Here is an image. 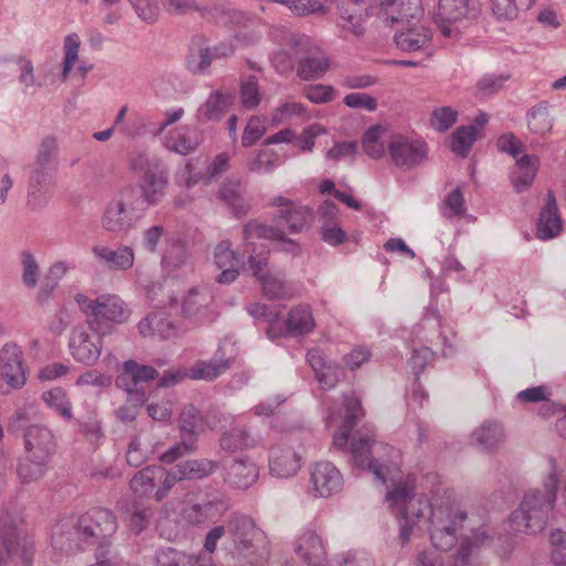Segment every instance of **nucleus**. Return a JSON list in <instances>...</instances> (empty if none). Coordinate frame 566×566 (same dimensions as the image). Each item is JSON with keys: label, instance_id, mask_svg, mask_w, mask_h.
Here are the masks:
<instances>
[{"label": "nucleus", "instance_id": "f257e3e1", "mask_svg": "<svg viewBox=\"0 0 566 566\" xmlns=\"http://www.w3.org/2000/svg\"><path fill=\"white\" fill-rule=\"evenodd\" d=\"M415 479L408 476L394 483L388 491L386 502L399 521V543L408 544L420 536L424 525H429L430 541L436 549L448 552L459 543L457 553L444 556L430 549L421 553L417 566H467L470 557L481 547L488 546L492 538L484 527L463 534L467 513L458 505L432 507L424 495H416Z\"/></svg>", "mask_w": 566, "mask_h": 566}, {"label": "nucleus", "instance_id": "f03ea898", "mask_svg": "<svg viewBox=\"0 0 566 566\" xmlns=\"http://www.w3.org/2000/svg\"><path fill=\"white\" fill-rule=\"evenodd\" d=\"M117 530L114 514L106 509L94 507L75 517L60 520L52 531L54 549L73 553L83 543H93L112 536Z\"/></svg>", "mask_w": 566, "mask_h": 566}, {"label": "nucleus", "instance_id": "7ed1b4c3", "mask_svg": "<svg viewBox=\"0 0 566 566\" xmlns=\"http://www.w3.org/2000/svg\"><path fill=\"white\" fill-rule=\"evenodd\" d=\"M271 38L282 45V50L273 55V63L280 72L292 67L293 59L305 52L301 59L297 75L305 81L321 78L329 69L328 56L318 48H312L308 36L292 33L289 30L275 27L271 29Z\"/></svg>", "mask_w": 566, "mask_h": 566}, {"label": "nucleus", "instance_id": "20e7f679", "mask_svg": "<svg viewBox=\"0 0 566 566\" xmlns=\"http://www.w3.org/2000/svg\"><path fill=\"white\" fill-rule=\"evenodd\" d=\"M228 537L232 544L231 554L235 566H264L270 551L264 532L253 518L234 513L227 521Z\"/></svg>", "mask_w": 566, "mask_h": 566}, {"label": "nucleus", "instance_id": "39448f33", "mask_svg": "<svg viewBox=\"0 0 566 566\" xmlns=\"http://www.w3.org/2000/svg\"><path fill=\"white\" fill-rule=\"evenodd\" d=\"M129 169L140 175L136 197L147 211L158 206L165 198L169 185V174L163 161L147 150L133 151L128 157Z\"/></svg>", "mask_w": 566, "mask_h": 566}, {"label": "nucleus", "instance_id": "423d86ee", "mask_svg": "<svg viewBox=\"0 0 566 566\" xmlns=\"http://www.w3.org/2000/svg\"><path fill=\"white\" fill-rule=\"evenodd\" d=\"M545 490H532L525 494L518 509L512 515V528L515 532L538 533L548 522L554 506L558 478L551 473L544 484Z\"/></svg>", "mask_w": 566, "mask_h": 566}, {"label": "nucleus", "instance_id": "0eeeda50", "mask_svg": "<svg viewBox=\"0 0 566 566\" xmlns=\"http://www.w3.org/2000/svg\"><path fill=\"white\" fill-rule=\"evenodd\" d=\"M353 464L370 471L375 479L386 483L399 472L400 454L394 447L375 439L358 437L350 444Z\"/></svg>", "mask_w": 566, "mask_h": 566}, {"label": "nucleus", "instance_id": "6e6552de", "mask_svg": "<svg viewBox=\"0 0 566 566\" xmlns=\"http://www.w3.org/2000/svg\"><path fill=\"white\" fill-rule=\"evenodd\" d=\"M145 214V207H142L136 197V187L127 184L119 188L105 205L101 227L109 233L126 234Z\"/></svg>", "mask_w": 566, "mask_h": 566}, {"label": "nucleus", "instance_id": "1a4fd4ad", "mask_svg": "<svg viewBox=\"0 0 566 566\" xmlns=\"http://www.w3.org/2000/svg\"><path fill=\"white\" fill-rule=\"evenodd\" d=\"M75 302L86 315V323L95 334H111L115 325L125 323L129 316L125 302L115 294L90 298L80 293L75 295Z\"/></svg>", "mask_w": 566, "mask_h": 566}, {"label": "nucleus", "instance_id": "9d476101", "mask_svg": "<svg viewBox=\"0 0 566 566\" xmlns=\"http://www.w3.org/2000/svg\"><path fill=\"white\" fill-rule=\"evenodd\" d=\"M22 518L15 511H0V566L20 559L24 566H30L33 558V543L24 534Z\"/></svg>", "mask_w": 566, "mask_h": 566}, {"label": "nucleus", "instance_id": "9b49d317", "mask_svg": "<svg viewBox=\"0 0 566 566\" xmlns=\"http://www.w3.org/2000/svg\"><path fill=\"white\" fill-rule=\"evenodd\" d=\"M171 470L161 465H149L138 471L130 480V490L137 497H153L156 502L167 497L175 486Z\"/></svg>", "mask_w": 566, "mask_h": 566}, {"label": "nucleus", "instance_id": "f8f14e48", "mask_svg": "<svg viewBox=\"0 0 566 566\" xmlns=\"http://www.w3.org/2000/svg\"><path fill=\"white\" fill-rule=\"evenodd\" d=\"M202 15L220 24H232L237 46L251 45L261 39V32L255 29V19L241 11L230 10L223 3L218 2L213 8L205 9Z\"/></svg>", "mask_w": 566, "mask_h": 566}, {"label": "nucleus", "instance_id": "ddd939ff", "mask_svg": "<svg viewBox=\"0 0 566 566\" xmlns=\"http://www.w3.org/2000/svg\"><path fill=\"white\" fill-rule=\"evenodd\" d=\"M235 355V344L230 338H223L219 343L214 358L196 363L187 371V377L195 380L212 381L231 367Z\"/></svg>", "mask_w": 566, "mask_h": 566}, {"label": "nucleus", "instance_id": "4468645a", "mask_svg": "<svg viewBox=\"0 0 566 566\" xmlns=\"http://www.w3.org/2000/svg\"><path fill=\"white\" fill-rule=\"evenodd\" d=\"M389 157L400 168L410 169L427 157L426 144L403 135H392L387 145Z\"/></svg>", "mask_w": 566, "mask_h": 566}, {"label": "nucleus", "instance_id": "2eb2a0df", "mask_svg": "<svg viewBox=\"0 0 566 566\" xmlns=\"http://www.w3.org/2000/svg\"><path fill=\"white\" fill-rule=\"evenodd\" d=\"M344 485L340 471L329 461H319L310 469V491L313 496L327 499L339 493Z\"/></svg>", "mask_w": 566, "mask_h": 566}, {"label": "nucleus", "instance_id": "dca6fc26", "mask_svg": "<svg viewBox=\"0 0 566 566\" xmlns=\"http://www.w3.org/2000/svg\"><path fill=\"white\" fill-rule=\"evenodd\" d=\"M422 13L421 0H378L366 10V15H377L385 23H409Z\"/></svg>", "mask_w": 566, "mask_h": 566}, {"label": "nucleus", "instance_id": "f3484780", "mask_svg": "<svg viewBox=\"0 0 566 566\" xmlns=\"http://www.w3.org/2000/svg\"><path fill=\"white\" fill-rule=\"evenodd\" d=\"M249 266L253 276L260 282L263 294L269 298H284L289 296L287 289L281 276L274 275L266 270L268 266V252L262 248L256 252L252 248L249 255Z\"/></svg>", "mask_w": 566, "mask_h": 566}, {"label": "nucleus", "instance_id": "a211bd4d", "mask_svg": "<svg viewBox=\"0 0 566 566\" xmlns=\"http://www.w3.org/2000/svg\"><path fill=\"white\" fill-rule=\"evenodd\" d=\"M0 379L13 390L21 389L27 382L23 354L17 344L8 343L0 350Z\"/></svg>", "mask_w": 566, "mask_h": 566}, {"label": "nucleus", "instance_id": "6ab92c4d", "mask_svg": "<svg viewBox=\"0 0 566 566\" xmlns=\"http://www.w3.org/2000/svg\"><path fill=\"white\" fill-rule=\"evenodd\" d=\"M91 335L83 327H75L70 336L69 349L72 357L85 366H94L102 354V337Z\"/></svg>", "mask_w": 566, "mask_h": 566}, {"label": "nucleus", "instance_id": "aec40b11", "mask_svg": "<svg viewBox=\"0 0 566 566\" xmlns=\"http://www.w3.org/2000/svg\"><path fill=\"white\" fill-rule=\"evenodd\" d=\"M294 552L306 566H324L327 548L322 536L313 530H304L294 542Z\"/></svg>", "mask_w": 566, "mask_h": 566}, {"label": "nucleus", "instance_id": "412c9836", "mask_svg": "<svg viewBox=\"0 0 566 566\" xmlns=\"http://www.w3.org/2000/svg\"><path fill=\"white\" fill-rule=\"evenodd\" d=\"M212 300V295L207 289H190L181 297V314L200 324L210 323L217 316L211 307Z\"/></svg>", "mask_w": 566, "mask_h": 566}, {"label": "nucleus", "instance_id": "4be33fe9", "mask_svg": "<svg viewBox=\"0 0 566 566\" xmlns=\"http://www.w3.org/2000/svg\"><path fill=\"white\" fill-rule=\"evenodd\" d=\"M480 9L478 0H439L433 12V20L444 36L451 35V29L446 24L475 14Z\"/></svg>", "mask_w": 566, "mask_h": 566}, {"label": "nucleus", "instance_id": "5701e85b", "mask_svg": "<svg viewBox=\"0 0 566 566\" xmlns=\"http://www.w3.org/2000/svg\"><path fill=\"white\" fill-rule=\"evenodd\" d=\"M55 452V441L52 432L42 426H30L24 432V454L32 459L51 461Z\"/></svg>", "mask_w": 566, "mask_h": 566}, {"label": "nucleus", "instance_id": "b1692460", "mask_svg": "<svg viewBox=\"0 0 566 566\" xmlns=\"http://www.w3.org/2000/svg\"><path fill=\"white\" fill-rule=\"evenodd\" d=\"M228 510V502L222 496L216 495L199 503L188 504L184 509L182 514L189 524L201 525L217 521L223 516Z\"/></svg>", "mask_w": 566, "mask_h": 566}, {"label": "nucleus", "instance_id": "393cba45", "mask_svg": "<svg viewBox=\"0 0 566 566\" xmlns=\"http://www.w3.org/2000/svg\"><path fill=\"white\" fill-rule=\"evenodd\" d=\"M272 205L277 207L276 217L293 233L302 232L313 221V211L306 206L296 205L284 197L274 198Z\"/></svg>", "mask_w": 566, "mask_h": 566}, {"label": "nucleus", "instance_id": "a878e982", "mask_svg": "<svg viewBox=\"0 0 566 566\" xmlns=\"http://www.w3.org/2000/svg\"><path fill=\"white\" fill-rule=\"evenodd\" d=\"M301 462V455L290 446L277 444L270 451L269 468L273 476L287 479L295 475Z\"/></svg>", "mask_w": 566, "mask_h": 566}, {"label": "nucleus", "instance_id": "bb28decb", "mask_svg": "<svg viewBox=\"0 0 566 566\" xmlns=\"http://www.w3.org/2000/svg\"><path fill=\"white\" fill-rule=\"evenodd\" d=\"M92 253L103 266L112 271H127L135 262V252L129 245L112 249L105 244H95L92 247Z\"/></svg>", "mask_w": 566, "mask_h": 566}, {"label": "nucleus", "instance_id": "cd10ccee", "mask_svg": "<svg viewBox=\"0 0 566 566\" xmlns=\"http://www.w3.org/2000/svg\"><path fill=\"white\" fill-rule=\"evenodd\" d=\"M361 4H364V0L342 1L340 15L337 21V28L342 38L346 39L348 35L359 38L364 34V23L367 15L366 12L363 14Z\"/></svg>", "mask_w": 566, "mask_h": 566}, {"label": "nucleus", "instance_id": "c85d7f7f", "mask_svg": "<svg viewBox=\"0 0 566 566\" xmlns=\"http://www.w3.org/2000/svg\"><path fill=\"white\" fill-rule=\"evenodd\" d=\"M243 238L247 245L245 250L243 251L244 253L250 252L249 247L254 245V239L279 240L282 243V250L292 255H297L301 251L300 245L295 241L286 239L280 230L268 227L258 221H250L244 226Z\"/></svg>", "mask_w": 566, "mask_h": 566}, {"label": "nucleus", "instance_id": "c756f323", "mask_svg": "<svg viewBox=\"0 0 566 566\" xmlns=\"http://www.w3.org/2000/svg\"><path fill=\"white\" fill-rule=\"evenodd\" d=\"M140 336L150 339H171L178 336L179 328L163 312H153L137 324Z\"/></svg>", "mask_w": 566, "mask_h": 566}, {"label": "nucleus", "instance_id": "7c9ffc66", "mask_svg": "<svg viewBox=\"0 0 566 566\" xmlns=\"http://www.w3.org/2000/svg\"><path fill=\"white\" fill-rule=\"evenodd\" d=\"M213 261L216 266L221 270V273L217 276L218 283L230 284L237 280L240 259L232 250L230 241L223 240L214 248Z\"/></svg>", "mask_w": 566, "mask_h": 566}, {"label": "nucleus", "instance_id": "2f4dec72", "mask_svg": "<svg viewBox=\"0 0 566 566\" xmlns=\"http://www.w3.org/2000/svg\"><path fill=\"white\" fill-rule=\"evenodd\" d=\"M156 566H214L213 557L206 554H188L171 547L158 549Z\"/></svg>", "mask_w": 566, "mask_h": 566}, {"label": "nucleus", "instance_id": "473e14b6", "mask_svg": "<svg viewBox=\"0 0 566 566\" xmlns=\"http://www.w3.org/2000/svg\"><path fill=\"white\" fill-rule=\"evenodd\" d=\"M259 480L258 465L248 458L234 459L227 469L226 482L238 490H247Z\"/></svg>", "mask_w": 566, "mask_h": 566}, {"label": "nucleus", "instance_id": "72a5a7b5", "mask_svg": "<svg viewBox=\"0 0 566 566\" xmlns=\"http://www.w3.org/2000/svg\"><path fill=\"white\" fill-rule=\"evenodd\" d=\"M344 416L338 431L333 439V446L338 450H345L353 428L357 424L358 419L363 416L360 402L356 397H344Z\"/></svg>", "mask_w": 566, "mask_h": 566}, {"label": "nucleus", "instance_id": "f704fd0d", "mask_svg": "<svg viewBox=\"0 0 566 566\" xmlns=\"http://www.w3.org/2000/svg\"><path fill=\"white\" fill-rule=\"evenodd\" d=\"M201 140L195 129L189 126H180L166 133L164 145L169 151L186 156L195 151Z\"/></svg>", "mask_w": 566, "mask_h": 566}, {"label": "nucleus", "instance_id": "c9c22d12", "mask_svg": "<svg viewBox=\"0 0 566 566\" xmlns=\"http://www.w3.org/2000/svg\"><path fill=\"white\" fill-rule=\"evenodd\" d=\"M505 433L502 424L495 420H484L471 436V444L483 451H494L504 442Z\"/></svg>", "mask_w": 566, "mask_h": 566}, {"label": "nucleus", "instance_id": "e433bc0d", "mask_svg": "<svg viewBox=\"0 0 566 566\" xmlns=\"http://www.w3.org/2000/svg\"><path fill=\"white\" fill-rule=\"evenodd\" d=\"M157 370L148 365H143L136 360L129 359L124 363L123 371L116 379V385L125 391L135 390L143 382L154 379Z\"/></svg>", "mask_w": 566, "mask_h": 566}, {"label": "nucleus", "instance_id": "4c0bfd02", "mask_svg": "<svg viewBox=\"0 0 566 566\" xmlns=\"http://www.w3.org/2000/svg\"><path fill=\"white\" fill-rule=\"evenodd\" d=\"M219 468V462L210 459L187 460L171 468V474L175 478L174 483L184 480H199L210 476Z\"/></svg>", "mask_w": 566, "mask_h": 566}, {"label": "nucleus", "instance_id": "58836bf2", "mask_svg": "<svg viewBox=\"0 0 566 566\" xmlns=\"http://www.w3.org/2000/svg\"><path fill=\"white\" fill-rule=\"evenodd\" d=\"M233 96L229 92L214 91L210 93L207 101L198 108L197 116L202 122H217L229 109Z\"/></svg>", "mask_w": 566, "mask_h": 566}, {"label": "nucleus", "instance_id": "ea45409f", "mask_svg": "<svg viewBox=\"0 0 566 566\" xmlns=\"http://www.w3.org/2000/svg\"><path fill=\"white\" fill-rule=\"evenodd\" d=\"M562 229V220L557 213V206L555 198L548 193L546 205L541 211L536 235L541 240H549L556 237Z\"/></svg>", "mask_w": 566, "mask_h": 566}, {"label": "nucleus", "instance_id": "a19ab883", "mask_svg": "<svg viewBox=\"0 0 566 566\" xmlns=\"http://www.w3.org/2000/svg\"><path fill=\"white\" fill-rule=\"evenodd\" d=\"M538 159L535 156L524 155L516 159L515 169L511 172V181L517 192L525 191L536 176Z\"/></svg>", "mask_w": 566, "mask_h": 566}, {"label": "nucleus", "instance_id": "79ce46f5", "mask_svg": "<svg viewBox=\"0 0 566 566\" xmlns=\"http://www.w3.org/2000/svg\"><path fill=\"white\" fill-rule=\"evenodd\" d=\"M430 39V30L422 25L408 28L395 35L397 46L409 52L423 49L429 43Z\"/></svg>", "mask_w": 566, "mask_h": 566}, {"label": "nucleus", "instance_id": "37998d69", "mask_svg": "<svg viewBox=\"0 0 566 566\" xmlns=\"http://www.w3.org/2000/svg\"><path fill=\"white\" fill-rule=\"evenodd\" d=\"M259 439L244 429H232L220 438V447L227 452H237L253 449L259 444Z\"/></svg>", "mask_w": 566, "mask_h": 566}, {"label": "nucleus", "instance_id": "c03bdc74", "mask_svg": "<svg viewBox=\"0 0 566 566\" xmlns=\"http://www.w3.org/2000/svg\"><path fill=\"white\" fill-rule=\"evenodd\" d=\"M527 127L532 134L545 136L553 128L554 118L546 103H539L527 113Z\"/></svg>", "mask_w": 566, "mask_h": 566}, {"label": "nucleus", "instance_id": "a18cd8bd", "mask_svg": "<svg viewBox=\"0 0 566 566\" xmlns=\"http://www.w3.org/2000/svg\"><path fill=\"white\" fill-rule=\"evenodd\" d=\"M289 332L295 334L310 333L315 327V321L310 306L298 305L293 307L286 319Z\"/></svg>", "mask_w": 566, "mask_h": 566}, {"label": "nucleus", "instance_id": "49530a36", "mask_svg": "<svg viewBox=\"0 0 566 566\" xmlns=\"http://www.w3.org/2000/svg\"><path fill=\"white\" fill-rule=\"evenodd\" d=\"M219 196L235 213H244L247 211L248 203L243 197V187L240 181L230 180L224 182L219 190Z\"/></svg>", "mask_w": 566, "mask_h": 566}, {"label": "nucleus", "instance_id": "de8ad7c7", "mask_svg": "<svg viewBox=\"0 0 566 566\" xmlns=\"http://www.w3.org/2000/svg\"><path fill=\"white\" fill-rule=\"evenodd\" d=\"M49 463L48 461L32 459L30 455L24 454L18 463L17 475L22 483H31L44 475Z\"/></svg>", "mask_w": 566, "mask_h": 566}, {"label": "nucleus", "instance_id": "09e8293b", "mask_svg": "<svg viewBox=\"0 0 566 566\" xmlns=\"http://www.w3.org/2000/svg\"><path fill=\"white\" fill-rule=\"evenodd\" d=\"M70 269V264L65 261H56L49 268L39 290V298L41 301H46L52 295L54 290L59 286L60 281Z\"/></svg>", "mask_w": 566, "mask_h": 566}, {"label": "nucleus", "instance_id": "8fccbe9b", "mask_svg": "<svg viewBox=\"0 0 566 566\" xmlns=\"http://www.w3.org/2000/svg\"><path fill=\"white\" fill-rule=\"evenodd\" d=\"M281 164L280 156L272 149H261L247 163L249 171L258 175L271 174Z\"/></svg>", "mask_w": 566, "mask_h": 566}, {"label": "nucleus", "instance_id": "3c124183", "mask_svg": "<svg viewBox=\"0 0 566 566\" xmlns=\"http://www.w3.org/2000/svg\"><path fill=\"white\" fill-rule=\"evenodd\" d=\"M493 14L500 20H512L518 12L528 9L535 0H490Z\"/></svg>", "mask_w": 566, "mask_h": 566}, {"label": "nucleus", "instance_id": "603ef678", "mask_svg": "<svg viewBox=\"0 0 566 566\" xmlns=\"http://www.w3.org/2000/svg\"><path fill=\"white\" fill-rule=\"evenodd\" d=\"M42 399L49 408L53 409L63 418L67 420L73 419L71 401L62 388L55 387L44 391Z\"/></svg>", "mask_w": 566, "mask_h": 566}, {"label": "nucleus", "instance_id": "864d4df0", "mask_svg": "<svg viewBox=\"0 0 566 566\" xmlns=\"http://www.w3.org/2000/svg\"><path fill=\"white\" fill-rule=\"evenodd\" d=\"M80 45L81 41L76 33H71L65 36L63 45L64 57L59 75L62 82H65L69 78L72 69L78 60Z\"/></svg>", "mask_w": 566, "mask_h": 566}, {"label": "nucleus", "instance_id": "5fc2aeb1", "mask_svg": "<svg viewBox=\"0 0 566 566\" xmlns=\"http://www.w3.org/2000/svg\"><path fill=\"white\" fill-rule=\"evenodd\" d=\"M478 130L473 125L461 126L452 135L451 149L461 157H465L476 140Z\"/></svg>", "mask_w": 566, "mask_h": 566}, {"label": "nucleus", "instance_id": "6e6d98bb", "mask_svg": "<svg viewBox=\"0 0 566 566\" xmlns=\"http://www.w3.org/2000/svg\"><path fill=\"white\" fill-rule=\"evenodd\" d=\"M174 399L170 396L163 398L153 397L146 403V412L149 418L158 422H169L172 416Z\"/></svg>", "mask_w": 566, "mask_h": 566}, {"label": "nucleus", "instance_id": "4d7b16f0", "mask_svg": "<svg viewBox=\"0 0 566 566\" xmlns=\"http://www.w3.org/2000/svg\"><path fill=\"white\" fill-rule=\"evenodd\" d=\"M385 134L384 128L380 126L370 127L363 137L364 151L371 158H380L385 155V145L382 136Z\"/></svg>", "mask_w": 566, "mask_h": 566}, {"label": "nucleus", "instance_id": "13d9d810", "mask_svg": "<svg viewBox=\"0 0 566 566\" xmlns=\"http://www.w3.org/2000/svg\"><path fill=\"white\" fill-rule=\"evenodd\" d=\"M202 428L203 420L198 409L193 405L185 406L179 416L180 431L193 436Z\"/></svg>", "mask_w": 566, "mask_h": 566}, {"label": "nucleus", "instance_id": "bf43d9fd", "mask_svg": "<svg viewBox=\"0 0 566 566\" xmlns=\"http://www.w3.org/2000/svg\"><path fill=\"white\" fill-rule=\"evenodd\" d=\"M212 62L213 60L210 51L207 48H201L188 55L186 65L190 73L195 75H203L207 73Z\"/></svg>", "mask_w": 566, "mask_h": 566}, {"label": "nucleus", "instance_id": "052dcab7", "mask_svg": "<svg viewBox=\"0 0 566 566\" xmlns=\"http://www.w3.org/2000/svg\"><path fill=\"white\" fill-rule=\"evenodd\" d=\"M332 566H374V560L366 552L348 551L335 555Z\"/></svg>", "mask_w": 566, "mask_h": 566}, {"label": "nucleus", "instance_id": "680f3d73", "mask_svg": "<svg viewBox=\"0 0 566 566\" xmlns=\"http://www.w3.org/2000/svg\"><path fill=\"white\" fill-rule=\"evenodd\" d=\"M305 114V108L301 103L287 101L276 107L271 115L272 125H279L293 117H302Z\"/></svg>", "mask_w": 566, "mask_h": 566}, {"label": "nucleus", "instance_id": "e2e57ef3", "mask_svg": "<svg viewBox=\"0 0 566 566\" xmlns=\"http://www.w3.org/2000/svg\"><path fill=\"white\" fill-rule=\"evenodd\" d=\"M22 282L29 289L38 285L40 276V266L35 258L30 252H23L21 255Z\"/></svg>", "mask_w": 566, "mask_h": 566}, {"label": "nucleus", "instance_id": "0e129e2a", "mask_svg": "<svg viewBox=\"0 0 566 566\" xmlns=\"http://www.w3.org/2000/svg\"><path fill=\"white\" fill-rule=\"evenodd\" d=\"M458 111L451 106H441L432 112L431 126L439 130H448L458 119Z\"/></svg>", "mask_w": 566, "mask_h": 566}, {"label": "nucleus", "instance_id": "69168bd1", "mask_svg": "<svg viewBox=\"0 0 566 566\" xmlns=\"http://www.w3.org/2000/svg\"><path fill=\"white\" fill-rule=\"evenodd\" d=\"M81 432L91 443H97L103 437L101 421L95 410L87 413L84 420L80 421Z\"/></svg>", "mask_w": 566, "mask_h": 566}, {"label": "nucleus", "instance_id": "338daca9", "mask_svg": "<svg viewBox=\"0 0 566 566\" xmlns=\"http://www.w3.org/2000/svg\"><path fill=\"white\" fill-rule=\"evenodd\" d=\"M241 102L247 108H253L260 103V92L258 81L254 76H249L241 83Z\"/></svg>", "mask_w": 566, "mask_h": 566}, {"label": "nucleus", "instance_id": "774afa93", "mask_svg": "<svg viewBox=\"0 0 566 566\" xmlns=\"http://www.w3.org/2000/svg\"><path fill=\"white\" fill-rule=\"evenodd\" d=\"M265 125L260 117H251L243 130L241 143L243 147L255 144L265 133Z\"/></svg>", "mask_w": 566, "mask_h": 566}]
</instances>
